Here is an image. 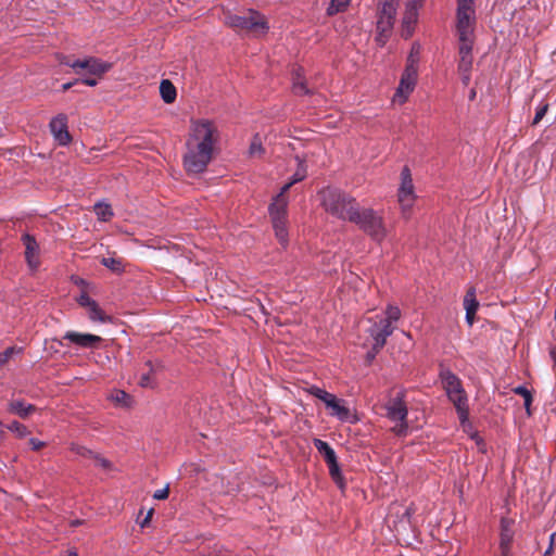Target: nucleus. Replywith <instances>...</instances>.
Returning <instances> with one entry per match:
<instances>
[{"label":"nucleus","instance_id":"f257e3e1","mask_svg":"<svg viewBox=\"0 0 556 556\" xmlns=\"http://www.w3.org/2000/svg\"><path fill=\"white\" fill-rule=\"evenodd\" d=\"M218 138L219 132L213 122L208 119L192 122L187 140V152L184 156V166L188 173L199 174L206 169Z\"/></svg>","mask_w":556,"mask_h":556},{"label":"nucleus","instance_id":"f03ea898","mask_svg":"<svg viewBox=\"0 0 556 556\" xmlns=\"http://www.w3.org/2000/svg\"><path fill=\"white\" fill-rule=\"evenodd\" d=\"M476 22L475 0H457L456 30L459 40L460 58H472L471 51Z\"/></svg>","mask_w":556,"mask_h":556},{"label":"nucleus","instance_id":"7ed1b4c3","mask_svg":"<svg viewBox=\"0 0 556 556\" xmlns=\"http://www.w3.org/2000/svg\"><path fill=\"white\" fill-rule=\"evenodd\" d=\"M321 205L325 211L342 220H351L353 212L358 207L357 201L337 188H325L320 192Z\"/></svg>","mask_w":556,"mask_h":556},{"label":"nucleus","instance_id":"20e7f679","mask_svg":"<svg viewBox=\"0 0 556 556\" xmlns=\"http://www.w3.org/2000/svg\"><path fill=\"white\" fill-rule=\"evenodd\" d=\"M224 23L236 31H248L255 36L265 35L269 30L266 17L255 10H249L245 15L225 13Z\"/></svg>","mask_w":556,"mask_h":556},{"label":"nucleus","instance_id":"39448f33","mask_svg":"<svg viewBox=\"0 0 556 556\" xmlns=\"http://www.w3.org/2000/svg\"><path fill=\"white\" fill-rule=\"evenodd\" d=\"M440 378L448 400L456 408L460 422H465L468 419L469 408L467 394L460 379L448 369L442 370Z\"/></svg>","mask_w":556,"mask_h":556},{"label":"nucleus","instance_id":"423d86ee","mask_svg":"<svg viewBox=\"0 0 556 556\" xmlns=\"http://www.w3.org/2000/svg\"><path fill=\"white\" fill-rule=\"evenodd\" d=\"M350 222L356 224L361 230L377 242H381L387 237L383 218L372 208H361L358 206L353 212Z\"/></svg>","mask_w":556,"mask_h":556},{"label":"nucleus","instance_id":"0eeeda50","mask_svg":"<svg viewBox=\"0 0 556 556\" xmlns=\"http://www.w3.org/2000/svg\"><path fill=\"white\" fill-rule=\"evenodd\" d=\"M405 391L399 390L394 395H391L387 403L384 404L386 416L392 420L397 422L392 431L399 435L404 437L407 434L408 422H407V406L405 402Z\"/></svg>","mask_w":556,"mask_h":556},{"label":"nucleus","instance_id":"6e6552de","mask_svg":"<svg viewBox=\"0 0 556 556\" xmlns=\"http://www.w3.org/2000/svg\"><path fill=\"white\" fill-rule=\"evenodd\" d=\"M60 64L70 66L73 71L80 75L85 71L88 75L101 78L112 68V64L104 62L98 58L88 56L85 59H73L68 55H58Z\"/></svg>","mask_w":556,"mask_h":556},{"label":"nucleus","instance_id":"1a4fd4ad","mask_svg":"<svg viewBox=\"0 0 556 556\" xmlns=\"http://www.w3.org/2000/svg\"><path fill=\"white\" fill-rule=\"evenodd\" d=\"M269 214L275 229L276 237L279 242L285 245L288 241V232L286 227L287 199L282 194H278L269 206Z\"/></svg>","mask_w":556,"mask_h":556},{"label":"nucleus","instance_id":"9d476101","mask_svg":"<svg viewBox=\"0 0 556 556\" xmlns=\"http://www.w3.org/2000/svg\"><path fill=\"white\" fill-rule=\"evenodd\" d=\"M369 326L366 328V332L372 339V349L375 353H379L380 350L386 345L387 339L395 330V326L389 325L388 320H382L380 316L367 319Z\"/></svg>","mask_w":556,"mask_h":556},{"label":"nucleus","instance_id":"9b49d317","mask_svg":"<svg viewBox=\"0 0 556 556\" xmlns=\"http://www.w3.org/2000/svg\"><path fill=\"white\" fill-rule=\"evenodd\" d=\"M397 7L393 4H378L377 40L384 43L393 28Z\"/></svg>","mask_w":556,"mask_h":556},{"label":"nucleus","instance_id":"f8f14e48","mask_svg":"<svg viewBox=\"0 0 556 556\" xmlns=\"http://www.w3.org/2000/svg\"><path fill=\"white\" fill-rule=\"evenodd\" d=\"M64 341H68L72 344H75L81 349H97L103 339L100 336L91 334V333H81L77 331H66L61 340L58 342L61 345H65Z\"/></svg>","mask_w":556,"mask_h":556},{"label":"nucleus","instance_id":"ddd939ff","mask_svg":"<svg viewBox=\"0 0 556 556\" xmlns=\"http://www.w3.org/2000/svg\"><path fill=\"white\" fill-rule=\"evenodd\" d=\"M418 70L414 67H406L402 74L399 87L394 94V100L399 99L400 103H404L408 96L415 89L417 83Z\"/></svg>","mask_w":556,"mask_h":556},{"label":"nucleus","instance_id":"4468645a","mask_svg":"<svg viewBox=\"0 0 556 556\" xmlns=\"http://www.w3.org/2000/svg\"><path fill=\"white\" fill-rule=\"evenodd\" d=\"M402 184L399 189V202L403 210L409 208L414 202V186L410 170L407 166L401 173Z\"/></svg>","mask_w":556,"mask_h":556},{"label":"nucleus","instance_id":"2eb2a0df","mask_svg":"<svg viewBox=\"0 0 556 556\" xmlns=\"http://www.w3.org/2000/svg\"><path fill=\"white\" fill-rule=\"evenodd\" d=\"M50 131L54 139L61 146H66L71 142L72 137L67 129V117L64 114H59L53 117L49 124Z\"/></svg>","mask_w":556,"mask_h":556},{"label":"nucleus","instance_id":"dca6fc26","mask_svg":"<svg viewBox=\"0 0 556 556\" xmlns=\"http://www.w3.org/2000/svg\"><path fill=\"white\" fill-rule=\"evenodd\" d=\"M514 539L513 521L506 518L501 520L500 548L502 556H507Z\"/></svg>","mask_w":556,"mask_h":556},{"label":"nucleus","instance_id":"f3484780","mask_svg":"<svg viewBox=\"0 0 556 556\" xmlns=\"http://www.w3.org/2000/svg\"><path fill=\"white\" fill-rule=\"evenodd\" d=\"M23 243L25 245V258L28 264V266L31 269H37L39 266V258H38V244L34 237L29 235H24Z\"/></svg>","mask_w":556,"mask_h":556},{"label":"nucleus","instance_id":"a211bd4d","mask_svg":"<svg viewBox=\"0 0 556 556\" xmlns=\"http://www.w3.org/2000/svg\"><path fill=\"white\" fill-rule=\"evenodd\" d=\"M464 307L466 309V321L469 326H472L475 323V316L479 308V302L476 298V290L475 288H470L467 290L465 298H464Z\"/></svg>","mask_w":556,"mask_h":556},{"label":"nucleus","instance_id":"6ab92c4d","mask_svg":"<svg viewBox=\"0 0 556 556\" xmlns=\"http://www.w3.org/2000/svg\"><path fill=\"white\" fill-rule=\"evenodd\" d=\"M327 408L331 409L330 415L336 416L341 421H351V412L350 409L343 405V401L339 400L333 395L330 401H327Z\"/></svg>","mask_w":556,"mask_h":556},{"label":"nucleus","instance_id":"aec40b11","mask_svg":"<svg viewBox=\"0 0 556 556\" xmlns=\"http://www.w3.org/2000/svg\"><path fill=\"white\" fill-rule=\"evenodd\" d=\"M9 412L17 415L18 417L25 419L30 414L37 410V407L33 404H27L24 401H12L9 403Z\"/></svg>","mask_w":556,"mask_h":556},{"label":"nucleus","instance_id":"412c9836","mask_svg":"<svg viewBox=\"0 0 556 556\" xmlns=\"http://www.w3.org/2000/svg\"><path fill=\"white\" fill-rule=\"evenodd\" d=\"M160 93L165 103H173L176 100L177 91L173 83L168 79H163L160 84Z\"/></svg>","mask_w":556,"mask_h":556},{"label":"nucleus","instance_id":"4be33fe9","mask_svg":"<svg viewBox=\"0 0 556 556\" xmlns=\"http://www.w3.org/2000/svg\"><path fill=\"white\" fill-rule=\"evenodd\" d=\"M146 366L149 368L148 372L142 374L139 380V384L143 388H152L153 387V380L152 376L153 374L161 368V364L156 363L154 364L152 361H147Z\"/></svg>","mask_w":556,"mask_h":556},{"label":"nucleus","instance_id":"5701e85b","mask_svg":"<svg viewBox=\"0 0 556 556\" xmlns=\"http://www.w3.org/2000/svg\"><path fill=\"white\" fill-rule=\"evenodd\" d=\"M88 317L92 321L106 323L110 320V317L103 312V309L99 306V304L93 300V302L86 307Z\"/></svg>","mask_w":556,"mask_h":556},{"label":"nucleus","instance_id":"b1692460","mask_svg":"<svg viewBox=\"0 0 556 556\" xmlns=\"http://www.w3.org/2000/svg\"><path fill=\"white\" fill-rule=\"evenodd\" d=\"M314 446L323 455L326 464L337 458L334 450L327 442L320 439H315Z\"/></svg>","mask_w":556,"mask_h":556},{"label":"nucleus","instance_id":"393cba45","mask_svg":"<svg viewBox=\"0 0 556 556\" xmlns=\"http://www.w3.org/2000/svg\"><path fill=\"white\" fill-rule=\"evenodd\" d=\"M307 170L303 162L299 163V166L293 174L291 180L286 184L282 188L279 194H282L285 197V193L296 182L302 181L306 177Z\"/></svg>","mask_w":556,"mask_h":556},{"label":"nucleus","instance_id":"a878e982","mask_svg":"<svg viewBox=\"0 0 556 556\" xmlns=\"http://www.w3.org/2000/svg\"><path fill=\"white\" fill-rule=\"evenodd\" d=\"M100 263L115 274L124 271L125 265L121 257H102Z\"/></svg>","mask_w":556,"mask_h":556},{"label":"nucleus","instance_id":"bb28decb","mask_svg":"<svg viewBox=\"0 0 556 556\" xmlns=\"http://www.w3.org/2000/svg\"><path fill=\"white\" fill-rule=\"evenodd\" d=\"M351 0H330L326 10L327 15L332 16L340 12H344L350 5Z\"/></svg>","mask_w":556,"mask_h":556},{"label":"nucleus","instance_id":"cd10ccee","mask_svg":"<svg viewBox=\"0 0 556 556\" xmlns=\"http://www.w3.org/2000/svg\"><path fill=\"white\" fill-rule=\"evenodd\" d=\"M94 212L100 220L108 222L113 216L112 208L109 204L97 203L94 205Z\"/></svg>","mask_w":556,"mask_h":556},{"label":"nucleus","instance_id":"c85d7f7f","mask_svg":"<svg viewBox=\"0 0 556 556\" xmlns=\"http://www.w3.org/2000/svg\"><path fill=\"white\" fill-rule=\"evenodd\" d=\"M386 316H380L382 320H388L389 325H393L401 318V311L395 305H388L386 308Z\"/></svg>","mask_w":556,"mask_h":556},{"label":"nucleus","instance_id":"c756f323","mask_svg":"<svg viewBox=\"0 0 556 556\" xmlns=\"http://www.w3.org/2000/svg\"><path fill=\"white\" fill-rule=\"evenodd\" d=\"M263 153L264 148L262 146L261 137L258 135H255L249 148V155L251 157H261Z\"/></svg>","mask_w":556,"mask_h":556},{"label":"nucleus","instance_id":"7c9ffc66","mask_svg":"<svg viewBox=\"0 0 556 556\" xmlns=\"http://www.w3.org/2000/svg\"><path fill=\"white\" fill-rule=\"evenodd\" d=\"M419 56H420V46L413 45L412 50L406 60V67H410V65H412V67L418 70Z\"/></svg>","mask_w":556,"mask_h":556},{"label":"nucleus","instance_id":"2f4dec72","mask_svg":"<svg viewBox=\"0 0 556 556\" xmlns=\"http://www.w3.org/2000/svg\"><path fill=\"white\" fill-rule=\"evenodd\" d=\"M331 478L341 486L342 476L337 458L327 463Z\"/></svg>","mask_w":556,"mask_h":556},{"label":"nucleus","instance_id":"473e14b6","mask_svg":"<svg viewBox=\"0 0 556 556\" xmlns=\"http://www.w3.org/2000/svg\"><path fill=\"white\" fill-rule=\"evenodd\" d=\"M308 392L309 394H312L313 396L317 397L318 400L323 401L325 403V405L327 404V401H330L331 397L333 396V394L327 392L326 390L324 389H320L316 386H312L309 389H308Z\"/></svg>","mask_w":556,"mask_h":556},{"label":"nucleus","instance_id":"72a5a7b5","mask_svg":"<svg viewBox=\"0 0 556 556\" xmlns=\"http://www.w3.org/2000/svg\"><path fill=\"white\" fill-rule=\"evenodd\" d=\"M7 428L10 431L14 432L18 438H24L30 433L25 425L16 421V420H14L10 425H8Z\"/></svg>","mask_w":556,"mask_h":556},{"label":"nucleus","instance_id":"f704fd0d","mask_svg":"<svg viewBox=\"0 0 556 556\" xmlns=\"http://www.w3.org/2000/svg\"><path fill=\"white\" fill-rule=\"evenodd\" d=\"M112 401L121 406H129L130 404V396L128 393L122 390L115 391L112 396Z\"/></svg>","mask_w":556,"mask_h":556},{"label":"nucleus","instance_id":"c9c22d12","mask_svg":"<svg viewBox=\"0 0 556 556\" xmlns=\"http://www.w3.org/2000/svg\"><path fill=\"white\" fill-rule=\"evenodd\" d=\"M70 450L78 456H81L85 458H90V459H92L96 454V452L87 448L86 446H83V445H79L76 443H72L70 446Z\"/></svg>","mask_w":556,"mask_h":556},{"label":"nucleus","instance_id":"e433bc0d","mask_svg":"<svg viewBox=\"0 0 556 556\" xmlns=\"http://www.w3.org/2000/svg\"><path fill=\"white\" fill-rule=\"evenodd\" d=\"M22 348L10 346L5 351L0 353V366L5 365L14 354L21 353Z\"/></svg>","mask_w":556,"mask_h":556},{"label":"nucleus","instance_id":"4c0bfd02","mask_svg":"<svg viewBox=\"0 0 556 556\" xmlns=\"http://www.w3.org/2000/svg\"><path fill=\"white\" fill-rule=\"evenodd\" d=\"M92 460L96 466L101 467L103 470H111L113 468V464L98 453L94 454Z\"/></svg>","mask_w":556,"mask_h":556},{"label":"nucleus","instance_id":"58836bf2","mask_svg":"<svg viewBox=\"0 0 556 556\" xmlns=\"http://www.w3.org/2000/svg\"><path fill=\"white\" fill-rule=\"evenodd\" d=\"M293 92L298 96L306 94L308 93V89L305 86V83L300 79V75L296 74V78L293 83Z\"/></svg>","mask_w":556,"mask_h":556},{"label":"nucleus","instance_id":"ea45409f","mask_svg":"<svg viewBox=\"0 0 556 556\" xmlns=\"http://www.w3.org/2000/svg\"><path fill=\"white\" fill-rule=\"evenodd\" d=\"M547 110H548L547 103H543L540 106H538L532 125L539 124L542 121V118L545 116Z\"/></svg>","mask_w":556,"mask_h":556},{"label":"nucleus","instance_id":"a19ab883","mask_svg":"<svg viewBox=\"0 0 556 556\" xmlns=\"http://www.w3.org/2000/svg\"><path fill=\"white\" fill-rule=\"evenodd\" d=\"M515 393H516V394H519V395H521V396H523V399H525V405H526L527 407H529V406H530V404H531V402H532V395H531L530 391H529L527 388H525V387H518V388H516V389H515Z\"/></svg>","mask_w":556,"mask_h":556},{"label":"nucleus","instance_id":"79ce46f5","mask_svg":"<svg viewBox=\"0 0 556 556\" xmlns=\"http://www.w3.org/2000/svg\"><path fill=\"white\" fill-rule=\"evenodd\" d=\"M417 17V10H414L412 7L407 5L405 16H404V23H413L416 21Z\"/></svg>","mask_w":556,"mask_h":556},{"label":"nucleus","instance_id":"37998d69","mask_svg":"<svg viewBox=\"0 0 556 556\" xmlns=\"http://www.w3.org/2000/svg\"><path fill=\"white\" fill-rule=\"evenodd\" d=\"M93 302V300L86 293V292H83L78 298H77V303L83 306V307H87L89 306L91 303Z\"/></svg>","mask_w":556,"mask_h":556},{"label":"nucleus","instance_id":"c03bdc74","mask_svg":"<svg viewBox=\"0 0 556 556\" xmlns=\"http://www.w3.org/2000/svg\"><path fill=\"white\" fill-rule=\"evenodd\" d=\"M472 64V58H460L459 60V70L464 72H468Z\"/></svg>","mask_w":556,"mask_h":556},{"label":"nucleus","instance_id":"a18cd8bd","mask_svg":"<svg viewBox=\"0 0 556 556\" xmlns=\"http://www.w3.org/2000/svg\"><path fill=\"white\" fill-rule=\"evenodd\" d=\"M169 495V488L168 485L163 488V489H160V490H156L153 494V497L155 500H166Z\"/></svg>","mask_w":556,"mask_h":556},{"label":"nucleus","instance_id":"49530a36","mask_svg":"<svg viewBox=\"0 0 556 556\" xmlns=\"http://www.w3.org/2000/svg\"><path fill=\"white\" fill-rule=\"evenodd\" d=\"M28 443H29L30 447H31L34 451H39V450H41L42 447H45V446H46V442L40 441V440H38V439H36V438H31V439H29Z\"/></svg>","mask_w":556,"mask_h":556},{"label":"nucleus","instance_id":"de8ad7c7","mask_svg":"<svg viewBox=\"0 0 556 556\" xmlns=\"http://www.w3.org/2000/svg\"><path fill=\"white\" fill-rule=\"evenodd\" d=\"M96 77H97V76H92V77H91V75H89V76H87V77H85V78L79 79V81H81V83H83V84H85L86 86L94 87V86H97V84H98V79H97Z\"/></svg>","mask_w":556,"mask_h":556},{"label":"nucleus","instance_id":"09e8293b","mask_svg":"<svg viewBox=\"0 0 556 556\" xmlns=\"http://www.w3.org/2000/svg\"><path fill=\"white\" fill-rule=\"evenodd\" d=\"M79 81V79H75L74 81H70V83H65L62 85L61 89L62 91H67L70 90L75 84H77Z\"/></svg>","mask_w":556,"mask_h":556},{"label":"nucleus","instance_id":"8fccbe9b","mask_svg":"<svg viewBox=\"0 0 556 556\" xmlns=\"http://www.w3.org/2000/svg\"><path fill=\"white\" fill-rule=\"evenodd\" d=\"M424 0H409L407 3L408 7H412L414 10H417L419 5H421Z\"/></svg>","mask_w":556,"mask_h":556},{"label":"nucleus","instance_id":"3c124183","mask_svg":"<svg viewBox=\"0 0 556 556\" xmlns=\"http://www.w3.org/2000/svg\"><path fill=\"white\" fill-rule=\"evenodd\" d=\"M153 515V509H150L146 516V518L142 520L141 526L144 527L148 525L149 520L151 519Z\"/></svg>","mask_w":556,"mask_h":556},{"label":"nucleus","instance_id":"603ef678","mask_svg":"<svg viewBox=\"0 0 556 556\" xmlns=\"http://www.w3.org/2000/svg\"><path fill=\"white\" fill-rule=\"evenodd\" d=\"M393 4V7H397L399 0H379V4Z\"/></svg>","mask_w":556,"mask_h":556},{"label":"nucleus","instance_id":"864d4df0","mask_svg":"<svg viewBox=\"0 0 556 556\" xmlns=\"http://www.w3.org/2000/svg\"><path fill=\"white\" fill-rule=\"evenodd\" d=\"M377 354L378 353H375V350L371 348V350L367 353V359L369 362L372 361Z\"/></svg>","mask_w":556,"mask_h":556},{"label":"nucleus","instance_id":"5fc2aeb1","mask_svg":"<svg viewBox=\"0 0 556 556\" xmlns=\"http://www.w3.org/2000/svg\"><path fill=\"white\" fill-rule=\"evenodd\" d=\"M83 522H84V521H83V520H80V519H75V520H72V521H71V526H72V527H78V526L83 525Z\"/></svg>","mask_w":556,"mask_h":556},{"label":"nucleus","instance_id":"6e6d98bb","mask_svg":"<svg viewBox=\"0 0 556 556\" xmlns=\"http://www.w3.org/2000/svg\"><path fill=\"white\" fill-rule=\"evenodd\" d=\"M549 355L552 359L556 363V345L551 350Z\"/></svg>","mask_w":556,"mask_h":556},{"label":"nucleus","instance_id":"4d7b16f0","mask_svg":"<svg viewBox=\"0 0 556 556\" xmlns=\"http://www.w3.org/2000/svg\"><path fill=\"white\" fill-rule=\"evenodd\" d=\"M554 536H555V533H553V534L551 535V545H549V547L546 549L545 555H548V554H551V553H552V548H553V547H552V543H553Z\"/></svg>","mask_w":556,"mask_h":556}]
</instances>
